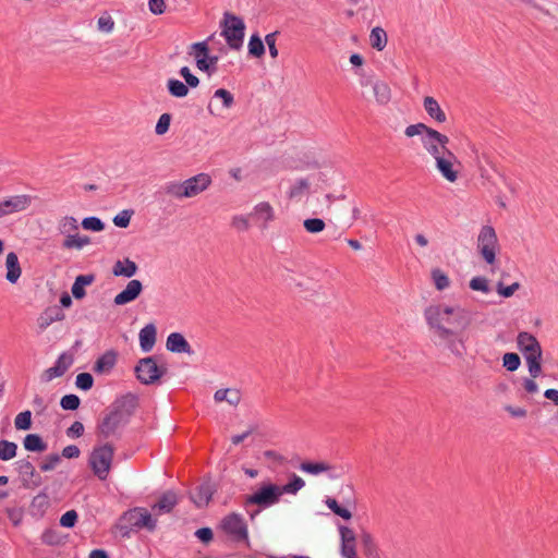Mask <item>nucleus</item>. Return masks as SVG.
Here are the masks:
<instances>
[{
	"mask_svg": "<svg viewBox=\"0 0 558 558\" xmlns=\"http://www.w3.org/2000/svg\"><path fill=\"white\" fill-rule=\"evenodd\" d=\"M423 107L426 111V113L434 120H436L439 123H444L447 120L446 113L441 109L438 101L432 97L426 96L423 100Z\"/></svg>",
	"mask_w": 558,
	"mask_h": 558,
	"instance_id": "28",
	"label": "nucleus"
},
{
	"mask_svg": "<svg viewBox=\"0 0 558 558\" xmlns=\"http://www.w3.org/2000/svg\"><path fill=\"white\" fill-rule=\"evenodd\" d=\"M430 275L434 286L438 291H444L450 287L449 277L441 269L435 268Z\"/></svg>",
	"mask_w": 558,
	"mask_h": 558,
	"instance_id": "47",
	"label": "nucleus"
},
{
	"mask_svg": "<svg viewBox=\"0 0 558 558\" xmlns=\"http://www.w3.org/2000/svg\"><path fill=\"white\" fill-rule=\"evenodd\" d=\"M166 195L169 197H172L174 199H184L185 193H184V185L183 181H170L167 182L163 186Z\"/></svg>",
	"mask_w": 558,
	"mask_h": 558,
	"instance_id": "42",
	"label": "nucleus"
},
{
	"mask_svg": "<svg viewBox=\"0 0 558 558\" xmlns=\"http://www.w3.org/2000/svg\"><path fill=\"white\" fill-rule=\"evenodd\" d=\"M476 248L486 264L494 265L496 263L497 253L499 252V241L492 226L486 225L480 229Z\"/></svg>",
	"mask_w": 558,
	"mask_h": 558,
	"instance_id": "3",
	"label": "nucleus"
},
{
	"mask_svg": "<svg viewBox=\"0 0 558 558\" xmlns=\"http://www.w3.org/2000/svg\"><path fill=\"white\" fill-rule=\"evenodd\" d=\"M5 279L11 284H15L22 276V268L19 256L14 252H10L5 257Z\"/></svg>",
	"mask_w": 558,
	"mask_h": 558,
	"instance_id": "22",
	"label": "nucleus"
},
{
	"mask_svg": "<svg viewBox=\"0 0 558 558\" xmlns=\"http://www.w3.org/2000/svg\"><path fill=\"white\" fill-rule=\"evenodd\" d=\"M424 318L436 345L445 348L456 357L465 354V340L456 328L465 330L471 325L466 308L459 304H434L425 308Z\"/></svg>",
	"mask_w": 558,
	"mask_h": 558,
	"instance_id": "1",
	"label": "nucleus"
},
{
	"mask_svg": "<svg viewBox=\"0 0 558 558\" xmlns=\"http://www.w3.org/2000/svg\"><path fill=\"white\" fill-rule=\"evenodd\" d=\"M63 318L64 314L61 311L57 308H49L39 316L37 320L38 327L44 330L52 323L62 320Z\"/></svg>",
	"mask_w": 558,
	"mask_h": 558,
	"instance_id": "35",
	"label": "nucleus"
},
{
	"mask_svg": "<svg viewBox=\"0 0 558 558\" xmlns=\"http://www.w3.org/2000/svg\"><path fill=\"white\" fill-rule=\"evenodd\" d=\"M325 505L327 508L332 511L336 515L342 518L343 520L352 519V512L345 507H341L335 498L327 497L325 500Z\"/></svg>",
	"mask_w": 558,
	"mask_h": 558,
	"instance_id": "44",
	"label": "nucleus"
},
{
	"mask_svg": "<svg viewBox=\"0 0 558 558\" xmlns=\"http://www.w3.org/2000/svg\"><path fill=\"white\" fill-rule=\"evenodd\" d=\"M90 244V238L80 234L78 231L64 236L62 247L65 250H82Z\"/></svg>",
	"mask_w": 558,
	"mask_h": 558,
	"instance_id": "30",
	"label": "nucleus"
},
{
	"mask_svg": "<svg viewBox=\"0 0 558 558\" xmlns=\"http://www.w3.org/2000/svg\"><path fill=\"white\" fill-rule=\"evenodd\" d=\"M167 88L169 94L175 98H184L189 95V86L177 78H169Z\"/></svg>",
	"mask_w": 558,
	"mask_h": 558,
	"instance_id": "40",
	"label": "nucleus"
},
{
	"mask_svg": "<svg viewBox=\"0 0 558 558\" xmlns=\"http://www.w3.org/2000/svg\"><path fill=\"white\" fill-rule=\"evenodd\" d=\"M221 529L235 539H245L247 530L243 518L238 513H230L221 521Z\"/></svg>",
	"mask_w": 558,
	"mask_h": 558,
	"instance_id": "12",
	"label": "nucleus"
},
{
	"mask_svg": "<svg viewBox=\"0 0 558 558\" xmlns=\"http://www.w3.org/2000/svg\"><path fill=\"white\" fill-rule=\"evenodd\" d=\"M24 448L27 451L43 452L47 449V445L44 442L41 437L37 434H28L23 440Z\"/></svg>",
	"mask_w": 558,
	"mask_h": 558,
	"instance_id": "39",
	"label": "nucleus"
},
{
	"mask_svg": "<svg viewBox=\"0 0 558 558\" xmlns=\"http://www.w3.org/2000/svg\"><path fill=\"white\" fill-rule=\"evenodd\" d=\"M277 35H278V32H274V33H270V34H267L265 36V43L268 47V50H269V54L272 59H276L278 57V49H277Z\"/></svg>",
	"mask_w": 558,
	"mask_h": 558,
	"instance_id": "61",
	"label": "nucleus"
},
{
	"mask_svg": "<svg viewBox=\"0 0 558 558\" xmlns=\"http://www.w3.org/2000/svg\"><path fill=\"white\" fill-rule=\"evenodd\" d=\"M14 425H15V428L20 429V430L29 429L32 426L31 411L26 410L24 412L19 413L14 420Z\"/></svg>",
	"mask_w": 558,
	"mask_h": 558,
	"instance_id": "52",
	"label": "nucleus"
},
{
	"mask_svg": "<svg viewBox=\"0 0 558 558\" xmlns=\"http://www.w3.org/2000/svg\"><path fill=\"white\" fill-rule=\"evenodd\" d=\"M126 423L125 415L121 410H114L105 416L99 425V432L108 438L114 435Z\"/></svg>",
	"mask_w": 558,
	"mask_h": 558,
	"instance_id": "13",
	"label": "nucleus"
},
{
	"mask_svg": "<svg viewBox=\"0 0 558 558\" xmlns=\"http://www.w3.org/2000/svg\"><path fill=\"white\" fill-rule=\"evenodd\" d=\"M362 86H372L375 100L378 105L385 106L391 100V89L388 83L381 80L373 81L372 78L361 80Z\"/></svg>",
	"mask_w": 558,
	"mask_h": 558,
	"instance_id": "16",
	"label": "nucleus"
},
{
	"mask_svg": "<svg viewBox=\"0 0 558 558\" xmlns=\"http://www.w3.org/2000/svg\"><path fill=\"white\" fill-rule=\"evenodd\" d=\"M49 506L50 502L48 496L44 493H40L33 498L31 504V512L33 515L43 517Z\"/></svg>",
	"mask_w": 558,
	"mask_h": 558,
	"instance_id": "37",
	"label": "nucleus"
},
{
	"mask_svg": "<svg viewBox=\"0 0 558 558\" xmlns=\"http://www.w3.org/2000/svg\"><path fill=\"white\" fill-rule=\"evenodd\" d=\"M129 518L132 524L140 529H147L153 531L156 527V519L145 508H135L129 512Z\"/></svg>",
	"mask_w": 558,
	"mask_h": 558,
	"instance_id": "19",
	"label": "nucleus"
},
{
	"mask_svg": "<svg viewBox=\"0 0 558 558\" xmlns=\"http://www.w3.org/2000/svg\"><path fill=\"white\" fill-rule=\"evenodd\" d=\"M133 214H134L133 210L124 209V210L120 211L118 215H116L113 217L112 221L116 227L128 228L131 222V218H132Z\"/></svg>",
	"mask_w": 558,
	"mask_h": 558,
	"instance_id": "54",
	"label": "nucleus"
},
{
	"mask_svg": "<svg viewBox=\"0 0 558 558\" xmlns=\"http://www.w3.org/2000/svg\"><path fill=\"white\" fill-rule=\"evenodd\" d=\"M17 446L8 440L0 441V460L8 461L16 456Z\"/></svg>",
	"mask_w": 558,
	"mask_h": 558,
	"instance_id": "48",
	"label": "nucleus"
},
{
	"mask_svg": "<svg viewBox=\"0 0 558 558\" xmlns=\"http://www.w3.org/2000/svg\"><path fill=\"white\" fill-rule=\"evenodd\" d=\"M241 399L242 395L238 388L218 389L214 393V400L216 402H227L231 407H238L239 403L241 402Z\"/></svg>",
	"mask_w": 558,
	"mask_h": 558,
	"instance_id": "25",
	"label": "nucleus"
},
{
	"mask_svg": "<svg viewBox=\"0 0 558 558\" xmlns=\"http://www.w3.org/2000/svg\"><path fill=\"white\" fill-rule=\"evenodd\" d=\"M251 218L250 215L244 214L233 215L230 220V226L236 232H247L252 227Z\"/></svg>",
	"mask_w": 558,
	"mask_h": 558,
	"instance_id": "41",
	"label": "nucleus"
},
{
	"mask_svg": "<svg viewBox=\"0 0 558 558\" xmlns=\"http://www.w3.org/2000/svg\"><path fill=\"white\" fill-rule=\"evenodd\" d=\"M143 291V284L137 279H132L128 282L126 287L118 293L113 302L116 305H125L135 301Z\"/></svg>",
	"mask_w": 558,
	"mask_h": 558,
	"instance_id": "18",
	"label": "nucleus"
},
{
	"mask_svg": "<svg viewBox=\"0 0 558 558\" xmlns=\"http://www.w3.org/2000/svg\"><path fill=\"white\" fill-rule=\"evenodd\" d=\"M300 470L304 473L312 475H319L322 473H328L330 478L336 477L335 466L326 461H317V462H302L300 464Z\"/></svg>",
	"mask_w": 558,
	"mask_h": 558,
	"instance_id": "21",
	"label": "nucleus"
},
{
	"mask_svg": "<svg viewBox=\"0 0 558 558\" xmlns=\"http://www.w3.org/2000/svg\"><path fill=\"white\" fill-rule=\"evenodd\" d=\"M303 227L308 233L316 234L324 231L326 225L320 218H308L303 221Z\"/></svg>",
	"mask_w": 558,
	"mask_h": 558,
	"instance_id": "51",
	"label": "nucleus"
},
{
	"mask_svg": "<svg viewBox=\"0 0 558 558\" xmlns=\"http://www.w3.org/2000/svg\"><path fill=\"white\" fill-rule=\"evenodd\" d=\"M167 372L165 366H159L153 356L141 359L135 367L137 379L144 385L157 383Z\"/></svg>",
	"mask_w": 558,
	"mask_h": 558,
	"instance_id": "6",
	"label": "nucleus"
},
{
	"mask_svg": "<svg viewBox=\"0 0 558 558\" xmlns=\"http://www.w3.org/2000/svg\"><path fill=\"white\" fill-rule=\"evenodd\" d=\"M428 131H433V129L427 126L424 123H416V124H411V125L407 126L404 130V134L407 137H414V136L424 137L425 135L428 134Z\"/></svg>",
	"mask_w": 558,
	"mask_h": 558,
	"instance_id": "50",
	"label": "nucleus"
},
{
	"mask_svg": "<svg viewBox=\"0 0 558 558\" xmlns=\"http://www.w3.org/2000/svg\"><path fill=\"white\" fill-rule=\"evenodd\" d=\"M470 289L473 291H480L484 294L490 292L489 281L483 276L473 277L469 282Z\"/></svg>",
	"mask_w": 558,
	"mask_h": 558,
	"instance_id": "49",
	"label": "nucleus"
},
{
	"mask_svg": "<svg viewBox=\"0 0 558 558\" xmlns=\"http://www.w3.org/2000/svg\"><path fill=\"white\" fill-rule=\"evenodd\" d=\"M388 43V36L384 28L376 26L371 31L369 44L377 51H383Z\"/></svg>",
	"mask_w": 558,
	"mask_h": 558,
	"instance_id": "33",
	"label": "nucleus"
},
{
	"mask_svg": "<svg viewBox=\"0 0 558 558\" xmlns=\"http://www.w3.org/2000/svg\"><path fill=\"white\" fill-rule=\"evenodd\" d=\"M33 198L27 194H14L0 197V219L26 211Z\"/></svg>",
	"mask_w": 558,
	"mask_h": 558,
	"instance_id": "8",
	"label": "nucleus"
},
{
	"mask_svg": "<svg viewBox=\"0 0 558 558\" xmlns=\"http://www.w3.org/2000/svg\"><path fill=\"white\" fill-rule=\"evenodd\" d=\"M138 267L135 262L130 258H124L123 260H117L112 267V274L116 277H125L132 278L136 275Z\"/></svg>",
	"mask_w": 558,
	"mask_h": 558,
	"instance_id": "26",
	"label": "nucleus"
},
{
	"mask_svg": "<svg viewBox=\"0 0 558 558\" xmlns=\"http://www.w3.org/2000/svg\"><path fill=\"white\" fill-rule=\"evenodd\" d=\"M211 36L206 40L194 43L187 47V54L195 61V65L199 71H208V64L206 58L209 53V40Z\"/></svg>",
	"mask_w": 558,
	"mask_h": 558,
	"instance_id": "15",
	"label": "nucleus"
},
{
	"mask_svg": "<svg viewBox=\"0 0 558 558\" xmlns=\"http://www.w3.org/2000/svg\"><path fill=\"white\" fill-rule=\"evenodd\" d=\"M304 486H305V482L303 481V478L298 476L296 474H293L291 481L283 486H279V488H280L281 496L283 494L295 495Z\"/></svg>",
	"mask_w": 558,
	"mask_h": 558,
	"instance_id": "45",
	"label": "nucleus"
},
{
	"mask_svg": "<svg viewBox=\"0 0 558 558\" xmlns=\"http://www.w3.org/2000/svg\"><path fill=\"white\" fill-rule=\"evenodd\" d=\"M171 116L169 113H162L155 126V132L157 135H163L168 132L170 128Z\"/></svg>",
	"mask_w": 558,
	"mask_h": 558,
	"instance_id": "58",
	"label": "nucleus"
},
{
	"mask_svg": "<svg viewBox=\"0 0 558 558\" xmlns=\"http://www.w3.org/2000/svg\"><path fill=\"white\" fill-rule=\"evenodd\" d=\"M166 348L173 353H192L190 343L180 332H172L168 336L166 341Z\"/></svg>",
	"mask_w": 558,
	"mask_h": 558,
	"instance_id": "24",
	"label": "nucleus"
},
{
	"mask_svg": "<svg viewBox=\"0 0 558 558\" xmlns=\"http://www.w3.org/2000/svg\"><path fill=\"white\" fill-rule=\"evenodd\" d=\"M80 225L76 218L72 216H64L58 221V230L60 234L66 236L78 231Z\"/></svg>",
	"mask_w": 558,
	"mask_h": 558,
	"instance_id": "38",
	"label": "nucleus"
},
{
	"mask_svg": "<svg viewBox=\"0 0 558 558\" xmlns=\"http://www.w3.org/2000/svg\"><path fill=\"white\" fill-rule=\"evenodd\" d=\"M280 498L279 486L268 483L263 484L254 494L247 496L246 504L267 508L279 502Z\"/></svg>",
	"mask_w": 558,
	"mask_h": 558,
	"instance_id": "9",
	"label": "nucleus"
},
{
	"mask_svg": "<svg viewBox=\"0 0 558 558\" xmlns=\"http://www.w3.org/2000/svg\"><path fill=\"white\" fill-rule=\"evenodd\" d=\"M73 364V357L72 355L68 353H62L53 366L49 367L45 371V379L47 381H50L57 377H61Z\"/></svg>",
	"mask_w": 558,
	"mask_h": 558,
	"instance_id": "20",
	"label": "nucleus"
},
{
	"mask_svg": "<svg viewBox=\"0 0 558 558\" xmlns=\"http://www.w3.org/2000/svg\"><path fill=\"white\" fill-rule=\"evenodd\" d=\"M77 512L75 510H69L63 513L60 518V524L63 527H73L77 521Z\"/></svg>",
	"mask_w": 558,
	"mask_h": 558,
	"instance_id": "62",
	"label": "nucleus"
},
{
	"mask_svg": "<svg viewBox=\"0 0 558 558\" xmlns=\"http://www.w3.org/2000/svg\"><path fill=\"white\" fill-rule=\"evenodd\" d=\"M340 536V553L343 558L352 557L356 554V534L348 525H338Z\"/></svg>",
	"mask_w": 558,
	"mask_h": 558,
	"instance_id": "14",
	"label": "nucleus"
},
{
	"mask_svg": "<svg viewBox=\"0 0 558 558\" xmlns=\"http://www.w3.org/2000/svg\"><path fill=\"white\" fill-rule=\"evenodd\" d=\"M311 181L310 178L296 179L289 189L288 196L291 199H301L304 195L310 193Z\"/></svg>",
	"mask_w": 558,
	"mask_h": 558,
	"instance_id": "32",
	"label": "nucleus"
},
{
	"mask_svg": "<svg viewBox=\"0 0 558 558\" xmlns=\"http://www.w3.org/2000/svg\"><path fill=\"white\" fill-rule=\"evenodd\" d=\"M94 277L93 276H78L76 277L71 292L75 299H82L85 296V286H88L93 282Z\"/></svg>",
	"mask_w": 558,
	"mask_h": 558,
	"instance_id": "43",
	"label": "nucleus"
},
{
	"mask_svg": "<svg viewBox=\"0 0 558 558\" xmlns=\"http://www.w3.org/2000/svg\"><path fill=\"white\" fill-rule=\"evenodd\" d=\"M214 492V486L209 482H205L191 493V499L198 508H202L209 504Z\"/></svg>",
	"mask_w": 558,
	"mask_h": 558,
	"instance_id": "23",
	"label": "nucleus"
},
{
	"mask_svg": "<svg viewBox=\"0 0 558 558\" xmlns=\"http://www.w3.org/2000/svg\"><path fill=\"white\" fill-rule=\"evenodd\" d=\"M247 48L248 53L255 58H262L265 53L264 43L257 34L250 37Z\"/></svg>",
	"mask_w": 558,
	"mask_h": 558,
	"instance_id": "46",
	"label": "nucleus"
},
{
	"mask_svg": "<svg viewBox=\"0 0 558 558\" xmlns=\"http://www.w3.org/2000/svg\"><path fill=\"white\" fill-rule=\"evenodd\" d=\"M117 363V353L114 351H107L104 353L94 365V371L99 374L109 373Z\"/></svg>",
	"mask_w": 558,
	"mask_h": 558,
	"instance_id": "31",
	"label": "nucleus"
},
{
	"mask_svg": "<svg viewBox=\"0 0 558 558\" xmlns=\"http://www.w3.org/2000/svg\"><path fill=\"white\" fill-rule=\"evenodd\" d=\"M437 173L448 183L454 184L459 181L462 173V162L451 150L445 156L434 161Z\"/></svg>",
	"mask_w": 558,
	"mask_h": 558,
	"instance_id": "5",
	"label": "nucleus"
},
{
	"mask_svg": "<svg viewBox=\"0 0 558 558\" xmlns=\"http://www.w3.org/2000/svg\"><path fill=\"white\" fill-rule=\"evenodd\" d=\"M19 471L25 482H27L29 478H33L36 473L34 465L27 460H22L19 462Z\"/></svg>",
	"mask_w": 558,
	"mask_h": 558,
	"instance_id": "57",
	"label": "nucleus"
},
{
	"mask_svg": "<svg viewBox=\"0 0 558 558\" xmlns=\"http://www.w3.org/2000/svg\"><path fill=\"white\" fill-rule=\"evenodd\" d=\"M80 398L76 395H65L60 401V405L64 410H76L80 407Z\"/></svg>",
	"mask_w": 558,
	"mask_h": 558,
	"instance_id": "60",
	"label": "nucleus"
},
{
	"mask_svg": "<svg viewBox=\"0 0 558 558\" xmlns=\"http://www.w3.org/2000/svg\"><path fill=\"white\" fill-rule=\"evenodd\" d=\"M518 347L524 357L542 356V348L537 339L529 332H520L517 338Z\"/></svg>",
	"mask_w": 558,
	"mask_h": 558,
	"instance_id": "17",
	"label": "nucleus"
},
{
	"mask_svg": "<svg viewBox=\"0 0 558 558\" xmlns=\"http://www.w3.org/2000/svg\"><path fill=\"white\" fill-rule=\"evenodd\" d=\"M94 378L89 373H81L76 376L75 386L84 391L93 387Z\"/></svg>",
	"mask_w": 558,
	"mask_h": 558,
	"instance_id": "56",
	"label": "nucleus"
},
{
	"mask_svg": "<svg viewBox=\"0 0 558 558\" xmlns=\"http://www.w3.org/2000/svg\"><path fill=\"white\" fill-rule=\"evenodd\" d=\"M211 178L207 173H198L183 181L186 198H193L205 192L211 185Z\"/></svg>",
	"mask_w": 558,
	"mask_h": 558,
	"instance_id": "11",
	"label": "nucleus"
},
{
	"mask_svg": "<svg viewBox=\"0 0 558 558\" xmlns=\"http://www.w3.org/2000/svg\"><path fill=\"white\" fill-rule=\"evenodd\" d=\"M180 75L184 78L185 83L191 88H196L199 85V80L195 76L189 66H182L180 69Z\"/></svg>",
	"mask_w": 558,
	"mask_h": 558,
	"instance_id": "59",
	"label": "nucleus"
},
{
	"mask_svg": "<svg viewBox=\"0 0 558 558\" xmlns=\"http://www.w3.org/2000/svg\"><path fill=\"white\" fill-rule=\"evenodd\" d=\"M541 359H542V356H534V357L525 359L527 367H529V373L531 374V376L533 378H536L542 371Z\"/></svg>",
	"mask_w": 558,
	"mask_h": 558,
	"instance_id": "63",
	"label": "nucleus"
},
{
	"mask_svg": "<svg viewBox=\"0 0 558 558\" xmlns=\"http://www.w3.org/2000/svg\"><path fill=\"white\" fill-rule=\"evenodd\" d=\"M82 227L85 230L100 232L105 229V223L97 217H86L82 220Z\"/></svg>",
	"mask_w": 558,
	"mask_h": 558,
	"instance_id": "53",
	"label": "nucleus"
},
{
	"mask_svg": "<svg viewBox=\"0 0 558 558\" xmlns=\"http://www.w3.org/2000/svg\"><path fill=\"white\" fill-rule=\"evenodd\" d=\"M221 26V35L225 37L227 45L233 50L241 49L245 32L244 21L236 15L225 13Z\"/></svg>",
	"mask_w": 558,
	"mask_h": 558,
	"instance_id": "4",
	"label": "nucleus"
},
{
	"mask_svg": "<svg viewBox=\"0 0 558 558\" xmlns=\"http://www.w3.org/2000/svg\"><path fill=\"white\" fill-rule=\"evenodd\" d=\"M60 461H61L60 456L57 453L47 456L45 458L44 462L41 463L40 469L44 472L51 471L60 463Z\"/></svg>",
	"mask_w": 558,
	"mask_h": 558,
	"instance_id": "64",
	"label": "nucleus"
},
{
	"mask_svg": "<svg viewBox=\"0 0 558 558\" xmlns=\"http://www.w3.org/2000/svg\"><path fill=\"white\" fill-rule=\"evenodd\" d=\"M215 100H220L221 108L227 110L230 109L234 104V97L228 89L218 88L217 90H215L214 96L207 106V110L209 111L210 114H215V111L213 109Z\"/></svg>",
	"mask_w": 558,
	"mask_h": 558,
	"instance_id": "29",
	"label": "nucleus"
},
{
	"mask_svg": "<svg viewBox=\"0 0 558 558\" xmlns=\"http://www.w3.org/2000/svg\"><path fill=\"white\" fill-rule=\"evenodd\" d=\"M359 537L363 551L366 556H373L377 554V545L373 534L369 531L362 529Z\"/></svg>",
	"mask_w": 558,
	"mask_h": 558,
	"instance_id": "36",
	"label": "nucleus"
},
{
	"mask_svg": "<svg viewBox=\"0 0 558 558\" xmlns=\"http://www.w3.org/2000/svg\"><path fill=\"white\" fill-rule=\"evenodd\" d=\"M521 364L520 357L517 353H506L502 356V365L510 372H514Z\"/></svg>",
	"mask_w": 558,
	"mask_h": 558,
	"instance_id": "55",
	"label": "nucleus"
},
{
	"mask_svg": "<svg viewBox=\"0 0 558 558\" xmlns=\"http://www.w3.org/2000/svg\"><path fill=\"white\" fill-rule=\"evenodd\" d=\"M177 496L172 492H167L154 505L153 510H158L160 513L170 512L177 505Z\"/></svg>",
	"mask_w": 558,
	"mask_h": 558,
	"instance_id": "34",
	"label": "nucleus"
},
{
	"mask_svg": "<svg viewBox=\"0 0 558 558\" xmlns=\"http://www.w3.org/2000/svg\"><path fill=\"white\" fill-rule=\"evenodd\" d=\"M421 144L434 161L450 151L448 148L449 137L435 129L428 131V134L424 137H421Z\"/></svg>",
	"mask_w": 558,
	"mask_h": 558,
	"instance_id": "7",
	"label": "nucleus"
},
{
	"mask_svg": "<svg viewBox=\"0 0 558 558\" xmlns=\"http://www.w3.org/2000/svg\"><path fill=\"white\" fill-rule=\"evenodd\" d=\"M250 216L259 229L266 230L276 220V210L269 202L263 201L253 207Z\"/></svg>",
	"mask_w": 558,
	"mask_h": 558,
	"instance_id": "10",
	"label": "nucleus"
},
{
	"mask_svg": "<svg viewBox=\"0 0 558 558\" xmlns=\"http://www.w3.org/2000/svg\"><path fill=\"white\" fill-rule=\"evenodd\" d=\"M114 456V448L110 444H102L93 448L88 458V465L94 475L100 481L107 480Z\"/></svg>",
	"mask_w": 558,
	"mask_h": 558,
	"instance_id": "2",
	"label": "nucleus"
},
{
	"mask_svg": "<svg viewBox=\"0 0 558 558\" xmlns=\"http://www.w3.org/2000/svg\"><path fill=\"white\" fill-rule=\"evenodd\" d=\"M156 335L157 330L154 324H148L141 329L138 338L143 352H149L153 350L156 342Z\"/></svg>",
	"mask_w": 558,
	"mask_h": 558,
	"instance_id": "27",
	"label": "nucleus"
}]
</instances>
